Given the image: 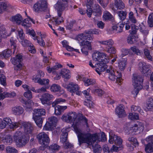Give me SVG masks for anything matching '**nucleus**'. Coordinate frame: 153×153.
Returning <instances> with one entry per match:
<instances>
[{
	"label": "nucleus",
	"mask_w": 153,
	"mask_h": 153,
	"mask_svg": "<svg viewBox=\"0 0 153 153\" xmlns=\"http://www.w3.org/2000/svg\"><path fill=\"white\" fill-rule=\"evenodd\" d=\"M106 65L102 63H97L95 64L96 72L99 75L104 74V71H105V74L108 76V78L112 81L116 80V82L118 84H121L122 81V75L120 73L117 71L115 73L112 68L110 67L105 70Z\"/></svg>",
	"instance_id": "f257e3e1"
},
{
	"label": "nucleus",
	"mask_w": 153,
	"mask_h": 153,
	"mask_svg": "<svg viewBox=\"0 0 153 153\" xmlns=\"http://www.w3.org/2000/svg\"><path fill=\"white\" fill-rule=\"evenodd\" d=\"M74 129L77 134L80 146L83 143L92 145L96 140L100 141V134H91L89 133L82 132L77 127H74Z\"/></svg>",
	"instance_id": "f03ea898"
},
{
	"label": "nucleus",
	"mask_w": 153,
	"mask_h": 153,
	"mask_svg": "<svg viewBox=\"0 0 153 153\" xmlns=\"http://www.w3.org/2000/svg\"><path fill=\"white\" fill-rule=\"evenodd\" d=\"M92 39V38L91 36L88 32L84 33L78 35L76 36V40L79 41L82 40V42H79L80 46H84L85 47H88V48H91V42L85 40H91Z\"/></svg>",
	"instance_id": "7ed1b4c3"
},
{
	"label": "nucleus",
	"mask_w": 153,
	"mask_h": 153,
	"mask_svg": "<svg viewBox=\"0 0 153 153\" xmlns=\"http://www.w3.org/2000/svg\"><path fill=\"white\" fill-rule=\"evenodd\" d=\"M77 114L74 112H70L67 114L62 115L61 119L64 121L68 123H73L72 126L74 128L76 127L78 120Z\"/></svg>",
	"instance_id": "20e7f679"
},
{
	"label": "nucleus",
	"mask_w": 153,
	"mask_h": 153,
	"mask_svg": "<svg viewBox=\"0 0 153 153\" xmlns=\"http://www.w3.org/2000/svg\"><path fill=\"white\" fill-rule=\"evenodd\" d=\"M14 139L16 141V145L18 147H22L25 146L28 140L24 134L21 132H16L14 136Z\"/></svg>",
	"instance_id": "39448f33"
},
{
	"label": "nucleus",
	"mask_w": 153,
	"mask_h": 153,
	"mask_svg": "<svg viewBox=\"0 0 153 153\" xmlns=\"http://www.w3.org/2000/svg\"><path fill=\"white\" fill-rule=\"evenodd\" d=\"M36 138L39 143L44 147H46L50 142L48 135L44 132H41L36 135Z\"/></svg>",
	"instance_id": "423d86ee"
},
{
	"label": "nucleus",
	"mask_w": 153,
	"mask_h": 153,
	"mask_svg": "<svg viewBox=\"0 0 153 153\" xmlns=\"http://www.w3.org/2000/svg\"><path fill=\"white\" fill-rule=\"evenodd\" d=\"M69 0H59L54 5V7L57 10V14L59 15L62 13L63 10H65L67 7V3Z\"/></svg>",
	"instance_id": "0eeeda50"
},
{
	"label": "nucleus",
	"mask_w": 153,
	"mask_h": 153,
	"mask_svg": "<svg viewBox=\"0 0 153 153\" xmlns=\"http://www.w3.org/2000/svg\"><path fill=\"white\" fill-rule=\"evenodd\" d=\"M131 30L129 31L131 34L128 37L127 42L128 44H132L137 41V38L133 34L136 33L137 30L139 29V27L134 24H133L131 25Z\"/></svg>",
	"instance_id": "6e6552de"
},
{
	"label": "nucleus",
	"mask_w": 153,
	"mask_h": 153,
	"mask_svg": "<svg viewBox=\"0 0 153 153\" xmlns=\"http://www.w3.org/2000/svg\"><path fill=\"white\" fill-rule=\"evenodd\" d=\"M138 66L141 73L144 76H147L151 72L150 65L146 64L144 62H139Z\"/></svg>",
	"instance_id": "1a4fd4ad"
},
{
	"label": "nucleus",
	"mask_w": 153,
	"mask_h": 153,
	"mask_svg": "<svg viewBox=\"0 0 153 153\" xmlns=\"http://www.w3.org/2000/svg\"><path fill=\"white\" fill-rule=\"evenodd\" d=\"M86 11L87 15L89 17H91V15H93L94 16H99L101 14L100 7L99 5L97 4H95L93 11H92L91 9H88Z\"/></svg>",
	"instance_id": "9d476101"
},
{
	"label": "nucleus",
	"mask_w": 153,
	"mask_h": 153,
	"mask_svg": "<svg viewBox=\"0 0 153 153\" xmlns=\"http://www.w3.org/2000/svg\"><path fill=\"white\" fill-rule=\"evenodd\" d=\"M47 3L45 1L40 0L34 5V10L36 12L45 10L47 8Z\"/></svg>",
	"instance_id": "9b49d317"
},
{
	"label": "nucleus",
	"mask_w": 153,
	"mask_h": 153,
	"mask_svg": "<svg viewBox=\"0 0 153 153\" xmlns=\"http://www.w3.org/2000/svg\"><path fill=\"white\" fill-rule=\"evenodd\" d=\"M53 97V96L48 93L43 94L40 99L42 104L46 106L50 105V100Z\"/></svg>",
	"instance_id": "f8f14e48"
},
{
	"label": "nucleus",
	"mask_w": 153,
	"mask_h": 153,
	"mask_svg": "<svg viewBox=\"0 0 153 153\" xmlns=\"http://www.w3.org/2000/svg\"><path fill=\"white\" fill-rule=\"evenodd\" d=\"M111 132L109 133V142L111 144L114 143L117 145H121L122 144V140L120 137L115 135H112Z\"/></svg>",
	"instance_id": "ddd939ff"
},
{
	"label": "nucleus",
	"mask_w": 153,
	"mask_h": 153,
	"mask_svg": "<svg viewBox=\"0 0 153 153\" xmlns=\"http://www.w3.org/2000/svg\"><path fill=\"white\" fill-rule=\"evenodd\" d=\"M122 51V57L127 55L128 53L130 54L134 53L137 55H140L142 52V51L139 50L138 48H130L129 49L123 48Z\"/></svg>",
	"instance_id": "4468645a"
},
{
	"label": "nucleus",
	"mask_w": 153,
	"mask_h": 153,
	"mask_svg": "<svg viewBox=\"0 0 153 153\" xmlns=\"http://www.w3.org/2000/svg\"><path fill=\"white\" fill-rule=\"evenodd\" d=\"M3 120L7 125H8L11 129L16 128L20 127L22 123L20 122L13 123L10 118L7 117L4 118Z\"/></svg>",
	"instance_id": "2eb2a0df"
},
{
	"label": "nucleus",
	"mask_w": 153,
	"mask_h": 153,
	"mask_svg": "<svg viewBox=\"0 0 153 153\" xmlns=\"http://www.w3.org/2000/svg\"><path fill=\"white\" fill-rule=\"evenodd\" d=\"M124 108V107L123 105H120L117 106L116 108L115 113L119 117H123L126 115Z\"/></svg>",
	"instance_id": "dca6fc26"
},
{
	"label": "nucleus",
	"mask_w": 153,
	"mask_h": 153,
	"mask_svg": "<svg viewBox=\"0 0 153 153\" xmlns=\"http://www.w3.org/2000/svg\"><path fill=\"white\" fill-rule=\"evenodd\" d=\"M13 50V53L14 54L15 51L17 52L18 51L17 48L7 49L4 50L0 54V58L4 57L6 58L10 56L11 55Z\"/></svg>",
	"instance_id": "f3484780"
},
{
	"label": "nucleus",
	"mask_w": 153,
	"mask_h": 153,
	"mask_svg": "<svg viewBox=\"0 0 153 153\" xmlns=\"http://www.w3.org/2000/svg\"><path fill=\"white\" fill-rule=\"evenodd\" d=\"M133 80L134 86H138L142 85L143 79L140 76L134 74Z\"/></svg>",
	"instance_id": "a211bd4d"
},
{
	"label": "nucleus",
	"mask_w": 153,
	"mask_h": 153,
	"mask_svg": "<svg viewBox=\"0 0 153 153\" xmlns=\"http://www.w3.org/2000/svg\"><path fill=\"white\" fill-rule=\"evenodd\" d=\"M62 15V13H61V14L59 15L57 14L58 16L51 20L50 21V22L53 23V25L56 26L63 22L64 21V18L61 16Z\"/></svg>",
	"instance_id": "6ab92c4d"
},
{
	"label": "nucleus",
	"mask_w": 153,
	"mask_h": 153,
	"mask_svg": "<svg viewBox=\"0 0 153 153\" xmlns=\"http://www.w3.org/2000/svg\"><path fill=\"white\" fill-rule=\"evenodd\" d=\"M125 24L122 23L120 22L115 24L112 26L113 30L116 33H120L122 32L123 28Z\"/></svg>",
	"instance_id": "aec40b11"
},
{
	"label": "nucleus",
	"mask_w": 153,
	"mask_h": 153,
	"mask_svg": "<svg viewBox=\"0 0 153 153\" xmlns=\"http://www.w3.org/2000/svg\"><path fill=\"white\" fill-rule=\"evenodd\" d=\"M22 125L23 126L25 131L27 134H31L33 130V128L31 124L28 122L22 123Z\"/></svg>",
	"instance_id": "412c9836"
},
{
	"label": "nucleus",
	"mask_w": 153,
	"mask_h": 153,
	"mask_svg": "<svg viewBox=\"0 0 153 153\" xmlns=\"http://www.w3.org/2000/svg\"><path fill=\"white\" fill-rule=\"evenodd\" d=\"M10 20L13 22L19 25L23 21V19L22 16L19 14H18L12 17Z\"/></svg>",
	"instance_id": "4be33fe9"
},
{
	"label": "nucleus",
	"mask_w": 153,
	"mask_h": 153,
	"mask_svg": "<svg viewBox=\"0 0 153 153\" xmlns=\"http://www.w3.org/2000/svg\"><path fill=\"white\" fill-rule=\"evenodd\" d=\"M46 113L45 110L43 108H36L33 110V116L41 117L44 116Z\"/></svg>",
	"instance_id": "5701e85b"
},
{
	"label": "nucleus",
	"mask_w": 153,
	"mask_h": 153,
	"mask_svg": "<svg viewBox=\"0 0 153 153\" xmlns=\"http://www.w3.org/2000/svg\"><path fill=\"white\" fill-rule=\"evenodd\" d=\"M70 83L73 84L74 85V86H73V87L71 88L72 92H70L71 93L72 95L73 96L75 94L77 95H80L82 94V93L81 91H79V87L78 85L77 84L73 82H71Z\"/></svg>",
	"instance_id": "b1692460"
},
{
	"label": "nucleus",
	"mask_w": 153,
	"mask_h": 153,
	"mask_svg": "<svg viewBox=\"0 0 153 153\" xmlns=\"http://www.w3.org/2000/svg\"><path fill=\"white\" fill-rule=\"evenodd\" d=\"M60 75L62 76L63 78L66 80L69 79L70 77V71L69 70L62 69L60 71L59 73Z\"/></svg>",
	"instance_id": "393cba45"
},
{
	"label": "nucleus",
	"mask_w": 153,
	"mask_h": 153,
	"mask_svg": "<svg viewBox=\"0 0 153 153\" xmlns=\"http://www.w3.org/2000/svg\"><path fill=\"white\" fill-rule=\"evenodd\" d=\"M62 67V65L60 64L55 65L51 68L50 66H48L46 68V70L49 73H52L53 74H55L56 71L59 68H61Z\"/></svg>",
	"instance_id": "a878e982"
},
{
	"label": "nucleus",
	"mask_w": 153,
	"mask_h": 153,
	"mask_svg": "<svg viewBox=\"0 0 153 153\" xmlns=\"http://www.w3.org/2000/svg\"><path fill=\"white\" fill-rule=\"evenodd\" d=\"M22 57L20 54H18L16 57L12 58L10 61L12 63L13 65H16L18 63H22Z\"/></svg>",
	"instance_id": "bb28decb"
},
{
	"label": "nucleus",
	"mask_w": 153,
	"mask_h": 153,
	"mask_svg": "<svg viewBox=\"0 0 153 153\" xmlns=\"http://www.w3.org/2000/svg\"><path fill=\"white\" fill-rule=\"evenodd\" d=\"M10 33H7L5 28L3 26L0 25V42L2 38H5L9 36Z\"/></svg>",
	"instance_id": "cd10ccee"
},
{
	"label": "nucleus",
	"mask_w": 153,
	"mask_h": 153,
	"mask_svg": "<svg viewBox=\"0 0 153 153\" xmlns=\"http://www.w3.org/2000/svg\"><path fill=\"white\" fill-rule=\"evenodd\" d=\"M79 78L80 80L83 81L84 82V84L86 86H88L90 85H93L95 83V81L94 79H88L85 78H82L81 76H79Z\"/></svg>",
	"instance_id": "c85d7f7f"
},
{
	"label": "nucleus",
	"mask_w": 153,
	"mask_h": 153,
	"mask_svg": "<svg viewBox=\"0 0 153 153\" xmlns=\"http://www.w3.org/2000/svg\"><path fill=\"white\" fill-rule=\"evenodd\" d=\"M2 4L4 11L9 12L13 8V7L10 3L7 1H2Z\"/></svg>",
	"instance_id": "c756f323"
},
{
	"label": "nucleus",
	"mask_w": 153,
	"mask_h": 153,
	"mask_svg": "<svg viewBox=\"0 0 153 153\" xmlns=\"http://www.w3.org/2000/svg\"><path fill=\"white\" fill-rule=\"evenodd\" d=\"M114 5L119 10H122L125 7L124 4L122 0H115Z\"/></svg>",
	"instance_id": "7c9ffc66"
},
{
	"label": "nucleus",
	"mask_w": 153,
	"mask_h": 153,
	"mask_svg": "<svg viewBox=\"0 0 153 153\" xmlns=\"http://www.w3.org/2000/svg\"><path fill=\"white\" fill-rule=\"evenodd\" d=\"M33 118L35 121L36 125L39 127H41L43 120V118L39 117L33 116Z\"/></svg>",
	"instance_id": "2f4dec72"
},
{
	"label": "nucleus",
	"mask_w": 153,
	"mask_h": 153,
	"mask_svg": "<svg viewBox=\"0 0 153 153\" xmlns=\"http://www.w3.org/2000/svg\"><path fill=\"white\" fill-rule=\"evenodd\" d=\"M127 64V60L126 59H122L119 61L118 66L121 71H123L126 68Z\"/></svg>",
	"instance_id": "473e14b6"
},
{
	"label": "nucleus",
	"mask_w": 153,
	"mask_h": 153,
	"mask_svg": "<svg viewBox=\"0 0 153 153\" xmlns=\"http://www.w3.org/2000/svg\"><path fill=\"white\" fill-rule=\"evenodd\" d=\"M12 111L15 115H20L23 113V109L20 106L12 108Z\"/></svg>",
	"instance_id": "72a5a7b5"
},
{
	"label": "nucleus",
	"mask_w": 153,
	"mask_h": 153,
	"mask_svg": "<svg viewBox=\"0 0 153 153\" xmlns=\"http://www.w3.org/2000/svg\"><path fill=\"white\" fill-rule=\"evenodd\" d=\"M16 96V94L14 93H7L5 92L3 93L0 94V100H3L5 97H12Z\"/></svg>",
	"instance_id": "f704fd0d"
},
{
	"label": "nucleus",
	"mask_w": 153,
	"mask_h": 153,
	"mask_svg": "<svg viewBox=\"0 0 153 153\" xmlns=\"http://www.w3.org/2000/svg\"><path fill=\"white\" fill-rule=\"evenodd\" d=\"M132 130H131L129 131V133H130L131 132L132 133L133 131L135 132L137 131H139V132H140L141 130L142 131L144 129L143 125L142 123H141L140 125H139V127L137 125L135 124L134 126L132 127Z\"/></svg>",
	"instance_id": "c9c22d12"
},
{
	"label": "nucleus",
	"mask_w": 153,
	"mask_h": 153,
	"mask_svg": "<svg viewBox=\"0 0 153 153\" xmlns=\"http://www.w3.org/2000/svg\"><path fill=\"white\" fill-rule=\"evenodd\" d=\"M100 42L103 45H107L109 48H114L113 46L114 42L112 39H109L106 41H101Z\"/></svg>",
	"instance_id": "e433bc0d"
},
{
	"label": "nucleus",
	"mask_w": 153,
	"mask_h": 153,
	"mask_svg": "<svg viewBox=\"0 0 153 153\" xmlns=\"http://www.w3.org/2000/svg\"><path fill=\"white\" fill-rule=\"evenodd\" d=\"M101 53H102L98 51L94 52L92 55L93 60L95 62H100Z\"/></svg>",
	"instance_id": "4c0bfd02"
},
{
	"label": "nucleus",
	"mask_w": 153,
	"mask_h": 153,
	"mask_svg": "<svg viewBox=\"0 0 153 153\" xmlns=\"http://www.w3.org/2000/svg\"><path fill=\"white\" fill-rule=\"evenodd\" d=\"M61 89V88L60 86L55 84H53L51 87V90L52 91L56 92L60 91L62 93H64V90H62L60 91Z\"/></svg>",
	"instance_id": "58836bf2"
},
{
	"label": "nucleus",
	"mask_w": 153,
	"mask_h": 153,
	"mask_svg": "<svg viewBox=\"0 0 153 153\" xmlns=\"http://www.w3.org/2000/svg\"><path fill=\"white\" fill-rule=\"evenodd\" d=\"M24 108L27 111H30L31 109V107L33 105V102L32 100H29L27 102H25Z\"/></svg>",
	"instance_id": "ea45409f"
},
{
	"label": "nucleus",
	"mask_w": 153,
	"mask_h": 153,
	"mask_svg": "<svg viewBox=\"0 0 153 153\" xmlns=\"http://www.w3.org/2000/svg\"><path fill=\"white\" fill-rule=\"evenodd\" d=\"M153 50L152 49L148 50L147 48H145L144 50V53L145 56L149 60L152 61V58L151 54H152V52Z\"/></svg>",
	"instance_id": "a19ab883"
},
{
	"label": "nucleus",
	"mask_w": 153,
	"mask_h": 153,
	"mask_svg": "<svg viewBox=\"0 0 153 153\" xmlns=\"http://www.w3.org/2000/svg\"><path fill=\"white\" fill-rule=\"evenodd\" d=\"M34 82L39 83L41 85H45L46 86H48V85L49 84L50 81L48 79H41L37 80H34Z\"/></svg>",
	"instance_id": "79ce46f5"
},
{
	"label": "nucleus",
	"mask_w": 153,
	"mask_h": 153,
	"mask_svg": "<svg viewBox=\"0 0 153 153\" xmlns=\"http://www.w3.org/2000/svg\"><path fill=\"white\" fill-rule=\"evenodd\" d=\"M117 13L120 20H123L126 19L127 14L126 11L120 10L117 11Z\"/></svg>",
	"instance_id": "37998d69"
},
{
	"label": "nucleus",
	"mask_w": 153,
	"mask_h": 153,
	"mask_svg": "<svg viewBox=\"0 0 153 153\" xmlns=\"http://www.w3.org/2000/svg\"><path fill=\"white\" fill-rule=\"evenodd\" d=\"M109 57L105 53H102L101 56L100 62L107 63L109 62Z\"/></svg>",
	"instance_id": "c03bdc74"
},
{
	"label": "nucleus",
	"mask_w": 153,
	"mask_h": 153,
	"mask_svg": "<svg viewBox=\"0 0 153 153\" xmlns=\"http://www.w3.org/2000/svg\"><path fill=\"white\" fill-rule=\"evenodd\" d=\"M63 133L60 136V141L62 143L66 142L67 140L68 134L67 132H64V130H62Z\"/></svg>",
	"instance_id": "a18cd8bd"
},
{
	"label": "nucleus",
	"mask_w": 153,
	"mask_h": 153,
	"mask_svg": "<svg viewBox=\"0 0 153 153\" xmlns=\"http://www.w3.org/2000/svg\"><path fill=\"white\" fill-rule=\"evenodd\" d=\"M102 17L103 20L105 21H108L112 18V16L108 12L105 11L104 12Z\"/></svg>",
	"instance_id": "49530a36"
},
{
	"label": "nucleus",
	"mask_w": 153,
	"mask_h": 153,
	"mask_svg": "<svg viewBox=\"0 0 153 153\" xmlns=\"http://www.w3.org/2000/svg\"><path fill=\"white\" fill-rule=\"evenodd\" d=\"M129 21L134 24L137 22V20L134 16V13L133 12H130L128 14V22Z\"/></svg>",
	"instance_id": "de8ad7c7"
},
{
	"label": "nucleus",
	"mask_w": 153,
	"mask_h": 153,
	"mask_svg": "<svg viewBox=\"0 0 153 153\" xmlns=\"http://www.w3.org/2000/svg\"><path fill=\"white\" fill-rule=\"evenodd\" d=\"M21 43L24 47H30V48H31L33 47V45L27 39H23L21 41Z\"/></svg>",
	"instance_id": "09e8293b"
},
{
	"label": "nucleus",
	"mask_w": 153,
	"mask_h": 153,
	"mask_svg": "<svg viewBox=\"0 0 153 153\" xmlns=\"http://www.w3.org/2000/svg\"><path fill=\"white\" fill-rule=\"evenodd\" d=\"M3 141L5 143L10 144L12 143L13 140L11 136L7 135L3 137Z\"/></svg>",
	"instance_id": "8fccbe9b"
},
{
	"label": "nucleus",
	"mask_w": 153,
	"mask_h": 153,
	"mask_svg": "<svg viewBox=\"0 0 153 153\" xmlns=\"http://www.w3.org/2000/svg\"><path fill=\"white\" fill-rule=\"evenodd\" d=\"M134 86V88L132 91V93L134 96H136L138 94L140 90L142 89L143 87L142 85Z\"/></svg>",
	"instance_id": "3c124183"
},
{
	"label": "nucleus",
	"mask_w": 153,
	"mask_h": 153,
	"mask_svg": "<svg viewBox=\"0 0 153 153\" xmlns=\"http://www.w3.org/2000/svg\"><path fill=\"white\" fill-rule=\"evenodd\" d=\"M128 118L131 120H137L139 119V115L135 113H130L128 115Z\"/></svg>",
	"instance_id": "603ef678"
},
{
	"label": "nucleus",
	"mask_w": 153,
	"mask_h": 153,
	"mask_svg": "<svg viewBox=\"0 0 153 153\" xmlns=\"http://www.w3.org/2000/svg\"><path fill=\"white\" fill-rule=\"evenodd\" d=\"M145 150L146 152L151 153L153 151V143H149L146 146Z\"/></svg>",
	"instance_id": "864d4df0"
},
{
	"label": "nucleus",
	"mask_w": 153,
	"mask_h": 153,
	"mask_svg": "<svg viewBox=\"0 0 153 153\" xmlns=\"http://www.w3.org/2000/svg\"><path fill=\"white\" fill-rule=\"evenodd\" d=\"M60 146L56 144H53L49 147V149L53 152H55L58 151L60 149Z\"/></svg>",
	"instance_id": "5fc2aeb1"
},
{
	"label": "nucleus",
	"mask_w": 153,
	"mask_h": 153,
	"mask_svg": "<svg viewBox=\"0 0 153 153\" xmlns=\"http://www.w3.org/2000/svg\"><path fill=\"white\" fill-rule=\"evenodd\" d=\"M26 33L29 35L32 36V38L34 40H36L38 38L37 36H36V34L34 30H30V29H27L26 30Z\"/></svg>",
	"instance_id": "6e6d98bb"
},
{
	"label": "nucleus",
	"mask_w": 153,
	"mask_h": 153,
	"mask_svg": "<svg viewBox=\"0 0 153 153\" xmlns=\"http://www.w3.org/2000/svg\"><path fill=\"white\" fill-rule=\"evenodd\" d=\"M80 121L82 122L84 124H85L86 126V130L87 131H89L90 129L89 128L88 124V120L84 116H82L80 118Z\"/></svg>",
	"instance_id": "4d7b16f0"
},
{
	"label": "nucleus",
	"mask_w": 153,
	"mask_h": 153,
	"mask_svg": "<svg viewBox=\"0 0 153 153\" xmlns=\"http://www.w3.org/2000/svg\"><path fill=\"white\" fill-rule=\"evenodd\" d=\"M45 75V74L44 72L41 71H39L38 72L37 75L34 77V79L33 80H37L41 79L42 77H43Z\"/></svg>",
	"instance_id": "13d9d810"
},
{
	"label": "nucleus",
	"mask_w": 153,
	"mask_h": 153,
	"mask_svg": "<svg viewBox=\"0 0 153 153\" xmlns=\"http://www.w3.org/2000/svg\"><path fill=\"white\" fill-rule=\"evenodd\" d=\"M66 101L65 100L62 98L57 99L56 100L52 103V107H54L56 105L61 104L62 102H64Z\"/></svg>",
	"instance_id": "bf43d9fd"
},
{
	"label": "nucleus",
	"mask_w": 153,
	"mask_h": 153,
	"mask_svg": "<svg viewBox=\"0 0 153 153\" xmlns=\"http://www.w3.org/2000/svg\"><path fill=\"white\" fill-rule=\"evenodd\" d=\"M48 120V122L53 125H55L58 121L57 118L54 116H52L49 117Z\"/></svg>",
	"instance_id": "052dcab7"
},
{
	"label": "nucleus",
	"mask_w": 153,
	"mask_h": 153,
	"mask_svg": "<svg viewBox=\"0 0 153 153\" xmlns=\"http://www.w3.org/2000/svg\"><path fill=\"white\" fill-rule=\"evenodd\" d=\"M148 23L150 27H153V13H151L148 18Z\"/></svg>",
	"instance_id": "680f3d73"
},
{
	"label": "nucleus",
	"mask_w": 153,
	"mask_h": 153,
	"mask_svg": "<svg viewBox=\"0 0 153 153\" xmlns=\"http://www.w3.org/2000/svg\"><path fill=\"white\" fill-rule=\"evenodd\" d=\"M128 140L132 144H133V145L136 146H138L139 144V143L137 141V140L134 137H129L128 139Z\"/></svg>",
	"instance_id": "e2e57ef3"
},
{
	"label": "nucleus",
	"mask_w": 153,
	"mask_h": 153,
	"mask_svg": "<svg viewBox=\"0 0 153 153\" xmlns=\"http://www.w3.org/2000/svg\"><path fill=\"white\" fill-rule=\"evenodd\" d=\"M53 125L51 123L47 122L44 127V129L45 130H51L53 128Z\"/></svg>",
	"instance_id": "0e129e2a"
},
{
	"label": "nucleus",
	"mask_w": 153,
	"mask_h": 153,
	"mask_svg": "<svg viewBox=\"0 0 153 153\" xmlns=\"http://www.w3.org/2000/svg\"><path fill=\"white\" fill-rule=\"evenodd\" d=\"M7 153H18V151L15 148L10 146H8L6 148Z\"/></svg>",
	"instance_id": "69168bd1"
},
{
	"label": "nucleus",
	"mask_w": 153,
	"mask_h": 153,
	"mask_svg": "<svg viewBox=\"0 0 153 153\" xmlns=\"http://www.w3.org/2000/svg\"><path fill=\"white\" fill-rule=\"evenodd\" d=\"M32 21V20L30 19H25L22 22V26H24L26 28H27L30 27V22L29 20Z\"/></svg>",
	"instance_id": "338daca9"
},
{
	"label": "nucleus",
	"mask_w": 153,
	"mask_h": 153,
	"mask_svg": "<svg viewBox=\"0 0 153 153\" xmlns=\"http://www.w3.org/2000/svg\"><path fill=\"white\" fill-rule=\"evenodd\" d=\"M153 106V100L152 99H150L147 103L146 107L147 110H149L152 108Z\"/></svg>",
	"instance_id": "774afa93"
}]
</instances>
